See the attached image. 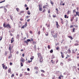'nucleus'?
I'll list each match as a JSON object with an SVG mask.
<instances>
[{
    "label": "nucleus",
    "mask_w": 79,
    "mask_h": 79,
    "mask_svg": "<svg viewBox=\"0 0 79 79\" xmlns=\"http://www.w3.org/2000/svg\"><path fill=\"white\" fill-rule=\"evenodd\" d=\"M20 66H23V64L22 62H20Z\"/></svg>",
    "instance_id": "25"
},
{
    "label": "nucleus",
    "mask_w": 79,
    "mask_h": 79,
    "mask_svg": "<svg viewBox=\"0 0 79 79\" xmlns=\"http://www.w3.org/2000/svg\"><path fill=\"white\" fill-rule=\"evenodd\" d=\"M60 53L61 54V57L64 58V53H63L62 52H61Z\"/></svg>",
    "instance_id": "9"
},
{
    "label": "nucleus",
    "mask_w": 79,
    "mask_h": 79,
    "mask_svg": "<svg viewBox=\"0 0 79 79\" xmlns=\"http://www.w3.org/2000/svg\"><path fill=\"white\" fill-rule=\"evenodd\" d=\"M34 48L35 49H36V45L35 44V45L34 47Z\"/></svg>",
    "instance_id": "46"
},
{
    "label": "nucleus",
    "mask_w": 79,
    "mask_h": 79,
    "mask_svg": "<svg viewBox=\"0 0 79 79\" xmlns=\"http://www.w3.org/2000/svg\"><path fill=\"white\" fill-rule=\"evenodd\" d=\"M70 12H71V11H70L69 10H68L67 12V14H69L70 13Z\"/></svg>",
    "instance_id": "29"
},
{
    "label": "nucleus",
    "mask_w": 79,
    "mask_h": 79,
    "mask_svg": "<svg viewBox=\"0 0 79 79\" xmlns=\"http://www.w3.org/2000/svg\"><path fill=\"white\" fill-rule=\"evenodd\" d=\"M30 17V16H27L26 18L28 19Z\"/></svg>",
    "instance_id": "51"
},
{
    "label": "nucleus",
    "mask_w": 79,
    "mask_h": 79,
    "mask_svg": "<svg viewBox=\"0 0 79 79\" xmlns=\"http://www.w3.org/2000/svg\"><path fill=\"white\" fill-rule=\"evenodd\" d=\"M12 58V54L10 52L9 55L8 56V59H11Z\"/></svg>",
    "instance_id": "7"
},
{
    "label": "nucleus",
    "mask_w": 79,
    "mask_h": 79,
    "mask_svg": "<svg viewBox=\"0 0 79 79\" xmlns=\"http://www.w3.org/2000/svg\"><path fill=\"white\" fill-rule=\"evenodd\" d=\"M14 76H15V75H14V73H13V74H12V75L11 76V77H14Z\"/></svg>",
    "instance_id": "50"
},
{
    "label": "nucleus",
    "mask_w": 79,
    "mask_h": 79,
    "mask_svg": "<svg viewBox=\"0 0 79 79\" xmlns=\"http://www.w3.org/2000/svg\"><path fill=\"white\" fill-rule=\"evenodd\" d=\"M75 27L76 28V30L77 29V28H78V26H77V25L76 26H75Z\"/></svg>",
    "instance_id": "59"
},
{
    "label": "nucleus",
    "mask_w": 79,
    "mask_h": 79,
    "mask_svg": "<svg viewBox=\"0 0 79 79\" xmlns=\"http://www.w3.org/2000/svg\"><path fill=\"white\" fill-rule=\"evenodd\" d=\"M53 61V60H51V62H52V64H55V60L54 61Z\"/></svg>",
    "instance_id": "47"
},
{
    "label": "nucleus",
    "mask_w": 79,
    "mask_h": 79,
    "mask_svg": "<svg viewBox=\"0 0 79 79\" xmlns=\"http://www.w3.org/2000/svg\"><path fill=\"white\" fill-rule=\"evenodd\" d=\"M53 18H56V15H53Z\"/></svg>",
    "instance_id": "55"
},
{
    "label": "nucleus",
    "mask_w": 79,
    "mask_h": 79,
    "mask_svg": "<svg viewBox=\"0 0 79 79\" xmlns=\"http://www.w3.org/2000/svg\"><path fill=\"white\" fill-rule=\"evenodd\" d=\"M41 75L42 76H44V73H42L41 74Z\"/></svg>",
    "instance_id": "61"
},
{
    "label": "nucleus",
    "mask_w": 79,
    "mask_h": 79,
    "mask_svg": "<svg viewBox=\"0 0 79 79\" xmlns=\"http://www.w3.org/2000/svg\"><path fill=\"white\" fill-rule=\"evenodd\" d=\"M34 58V56H31V57L30 58V60H33Z\"/></svg>",
    "instance_id": "17"
},
{
    "label": "nucleus",
    "mask_w": 79,
    "mask_h": 79,
    "mask_svg": "<svg viewBox=\"0 0 79 79\" xmlns=\"http://www.w3.org/2000/svg\"><path fill=\"white\" fill-rule=\"evenodd\" d=\"M62 77V79H63V78H64V76L62 75H61V74L60 75V76L58 77V79H61Z\"/></svg>",
    "instance_id": "10"
},
{
    "label": "nucleus",
    "mask_w": 79,
    "mask_h": 79,
    "mask_svg": "<svg viewBox=\"0 0 79 79\" xmlns=\"http://www.w3.org/2000/svg\"><path fill=\"white\" fill-rule=\"evenodd\" d=\"M39 10L41 11H42V6L40 5H39Z\"/></svg>",
    "instance_id": "5"
},
{
    "label": "nucleus",
    "mask_w": 79,
    "mask_h": 79,
    "mask_svg": "<svg viewBox=\"0 0 79 79\" xmlns=\"http://www.w3.org/2000/svg\"><path fill=\"white\" fill-rule=\"evenodd\" d=\"M63 3V1H61L60 2V5H62V4Z\"/></svg>",
    "instance_id": "49"
},
{
    "label": "nucleus",
    "mask_w": 79,
    "mask_h": 79,
    "mask_svg": "<svg viewBox=\"0 0 79 79\" xmlns=\"http://www.w3.org/2000/svg\"><path fill=\"white\" fill-rule=\"evenodd\" d=\"M75 28H73V32H75Z\"/></svg>",
    "instance_id": "44"
},
{
    "label": "nucleus",
    "mask_w": 79,
    "mask_h": 79,
    "mask_svg": "<svg viewBox=\"0 0 79 79\" xmlns=\"http://www.w3.org/2000/svg\"><path fill=\"white\" fill-rule=\"evenodd\" d=\"M5 0H4V1H1V2H0V3L3 2H5Z\"/></svg>",
    "instance_id": "53"
},
{
    "label": "nucleus",
    "mask_w": 79,
    "mask_h": 79,
    "mask_svg": "<svg viewBox=\"0 0 79 79\" xmlns=\"http://www.w3.org/2000/svg\"><path fill=\"white\" fill-rule=\"evenodd\" d=\"M4 12L6 13L7 11V9H6V8H4Z\"/></svg>",
    "instance_id": "15"
},
{
    "label": "nucleus",
    "mask_w": 79,
    "mask_h": 79,
    "mask_svg": "<svg viewBox=\"0 0 79 79\" xmlns=\"http://www.w3.org/2000/svg\"><path fill=\"white\" fill-rule=\"evenodd\" d=\"M13 48V46H11V44H10L8 49L11 54L12 53H13L14 52V50Z\"/></svg>",
    "instance_id": "2"
},
{
    "label": "nucleus",
    "mask_w": 79,
    "mask_h": 79,
    "mask_svg": "<svg viewBox=\"0 0 79 79\" xmlns=\"http://www.w3.org/2000/svg\"><path fill=\"white\" fill-rule=\"evenodd\" d=\"M38 67H37L36 66H35V68H34V69H38Z\"/></svg>",
    "instance_id": "27"
},
{
    "label": "nucleus",
    "mask_w": 79,
    "mask_h": 79,
    "mask_svg": "<svg viewBox=\"0 0 79 79\" xmlns=\"http://www.w3.org/2000/svg\"><path fill=\"white\" fill-rule=\"evenodd\" d=\"M56 10L57 11V12H58L59 11V10H58V9H57V8L56 9Z\"/></svg>",
    "instance_id": "57"
},
{
    "label": "nucleus",
    "mask_w": 79,
    "mask_h": 79,
    "mask_svg": "<svg viewBox=\"0 0 79 79\" xmlns=\"http://www.w3.org/2000/svg\"><path fill=\"white\" fill-rule=\"evenodd\" d=\"M67 17V15H64L65 18H66Z\"/></svg>",
    "instance_id": "64"
},
{
    "label": "nucleus",
    "mask_w": 79,
    "mask_h": 79,
    "mask_svg": "<svg viewBox=\"0 0 79 79\" xmlns=\"http://www.w3.org/2000/svg\"><path fill=\"white\" fill-rule=\"evenodd\" d=\"M76 9H75L74 10H73V12L74 13V12H76Z\"/></svg>",
    "instance_id": "60"
},
{
    "label": "nucleus",
    "mask_w": 79,
    "mask_h": 79,
    "mask_svg": "<svg viewBox=\"0 0 79 79\" xmlns=\"http://www.w3.org/2000/svg\"><path fill=\"white\" fill-rule=\"evenodd\" d=\"M72 59H71V58H69V59H68V61H72Z\"/></svg>",
    "instance_id": "40"
},
{
    "label": "nucleus",
    "mask_w": 79,
    "mask_h": 79,
    "mask_svg": "<svg viewBox=\"0 0 79 79\" xmlns=\"http://www.w3.org/2000/svg\"><path fill=\"white\" fill-rule=\"evenodd\" d=\"M37 55H38V57L40 58V62H42L43 61V57L40 53H38Z\"/></svg>",
    "instance_id": "1"
},
{
    "label": "nucleus",
    "mask_w": 79,
    "mask_h": 79,
    "mask_svg": "<svg viewBox=\"0 0 79 79\" xmlns=\"http://www.w3.org/2000/svg\"><path fill=\"white\" fill-rule=\"evenodd\" d=\"M24 11H20V13L22 14V13H24Z\"/></svg>",
    "instance_id": "58"
},
{
    "label": "nucleus",
    "mask_w": 79,
    "mask_h": 79,
    "mask_svg": "<svg viewBox=\"0 0 79 79\" xmlns=\"http://www.w3.org/2000/svg\"><path fill=\"white\" fill-rule=\"evenodd\" d=\"M60 27L58 23L57 24V28H58V29H59V27Z\"/></svg>",
    "instance_id": "42"
},
{
    "label": "nucleus",
    "mask_w": 79,
    "mask_h": 79,
    "mask_svg": "<svg viewBox=\"0 0 79 79\" xmlns=\"http://www.w3.org/2000/svg\"><path fill=\"white\" fill-rule=\"evenodd\" d=\"M20 62H23L24 63L25 62V60L23 57H21L20 60Z\"/></svg>",
    "instance_id": "4"
},
{
    "label": "nucleus",
    "mask_w": 79,
    "mask_h": 79,
    "mask_svg": "<svg viewBox=\"0 0 79 79\" xmlns=\"http://www.w3.org/2000/svg\"><path fill=\"white\" fill-rule=\"evenodd\" d=\"M79 44H78V43H75V44H74V45H75V46H77Z\"/></svg>",
    "instance_id": "48"
},
{
    "label": "nucleus",
    "mask_w": 79,
    "mask_h": 79,
    "mask_svg": "<svg viewBox=\"0 0 79 79\" xmlns=\"http://www.w3.org/2000/svg\"><path fill=\"white\" fill-rule=\"evenodd\" d=\"M10 66H11L12 64V62H10Z\"/></svg>",
    "instance_id": "63"
},
{
    "label": "nucleus",
    "mask_w": 79,
    "mask_h": 79,
    "mask_svg": "<svg viewBox=\"0 0 79 79\" xmlns=\"http://www.w3.org/2000/svg\"><path fill=\"white\" fill-rule=\"evenodd\" d=\"M56 50H57V51H59L60 49V48L59 47H58L57 48L56 47Z\"/></svg>",
    "instance_id": "16"
},
{
    "label": "nucleus",
    "mask_w": 79,
    "mask_h": 79,
    "mask_svg": "<svg viewBox=\"0 0 79 79\" xmlns=\"http://www.w3.org/2000/svg\"><path fill=\"white\" fill-rule=\"evenodd\" d=\"M53 49H51L50 51V53H53Z\"/></svg>",
    "instance_id": "34"
},
{
    "label": "nucleus",
    "mask_w": 79,
    "mask_h": 79,
    "mask_svg": "<svg viewBox=\"0 0 79 79\" xmlns=\"http://www.w3.org/2000/svg\"><path fill=\"white\" fill-rule=\"evenodd\" d=\"M32 61V60H28V63H30V62H31Z\"/></svg>",
    "instance_id": "33"
},
{
    "label": "nucleus",
    "mask_w": 79,
    "mask_h": 79,
    "mask_svg": "<svg viewBox=\"0 0 79 79\" xmlns=\"http://www.w3.org/2000/svg\"><path fill=\"white\" fill-rule=\"evenodd\" d=\"M27 14L28 15H31V12L29 10L28 12H27Z\"/></svg>",
    "instance_id": "19"
},
{
    "label": "nucleus",
    "mask_w": 79,
    "mask_h": 79,
    "mask_svg": "<svg viewBox=\"0 0 79 79\" xmlns=\"http://www.w3.org/2000/svg\"><path fill=\"white\" fill-rule=\"evenodd\" d=\"M3 26L5 28L7 27V28H11V27L9 24H7V25H6V24L5 23H4L3 24Z\"/></svg>",
    "instance_id": "3"
},
{
    "label": "nucleus",
    "mask_w": 79,
    "mask_h": 79,
    "mask_svg": "<svg viewBox=\"0 0 79 79\" xmlns=\"http://www.w3.org/2000/svg\"><path fill=\"white\" fill-rule=\"evenodd\" d=\"M41 72H42V73H45V71L44 70H43V69H41Z\"/></svg>",
    "instance_id": "32"
},
{
    "label": "nucleus",
    "mask_w": 79,
    "mask_h": 79,
    "mask_svg": "<svg viewBox=\"0 0 79 79\" xmlns=\"http://www.w3.org/2000/svg\"><path fill=\"white\" fill-rule=\"evenodd\" d=\"M68 53H70L71 52V51L70 49H69L68 50Z\"/></svg>",
    "instance_id": "18"
},
{
    "label": "nucleus",
    "mask_w": 79,
    "mask_h": 79,
    "mask_svg": "<svg viewBox=\"0 0 79 79\" xmlns=\"http://www.w3.org/2000/svg\"><path fill=\"white\" fill-rule=\"evenodd\" d=\"M24 43H26L27 45H28V44H29V43H28V42H27V41L24 40Z\"/></svg>",
    "instance_id": "13"
},
{
    "label": "nucleus",
    "mask_w": 79,
    "mask_h": 79,
    "mask_svg": "<svg viewBox=\"0 0 79 79\" xmlns=\"http://www.w3.org/2000/svg\"><path fill=\"white\" fill-rule=\"evenodd\" d=\"M77 15H78L79 16V12L77 11L76 12Z\"/></svg>",
    "instance_id": "23"
},
{
    "label": "nucleus",
    "mask_w": 79,
    "mask_h": 79,
    "mask_svg": "<svg viewBox=\"0 0 79 79\" xmlns=\"http://www.w3.org/2000/svg\"><path fill=\"white\" fill-rule=\"evenodd\" d=\"M40 33H41L40 31H38V35H40Z\"/></svg>",
    "instance_id": "52"
},
{
    "label": "nucleus",
    "mask_w": 79,
    "mask_h": 79,
    "mask_svg": "<svg viewBox=\"0 0 79 79\" xmlns=\"http://www.w3.org/2000/svg\"><path fill=\"white\" fill-rule=\"evenodd\" d=\"M2 65L3 68V69H7V66H6L5 67V65H4V63H3V64H2Z\"/></svg>",
    "instance_id": "6"
},
{
    "label": "nucleus",
    "mask_w": 79,
    "mask_h": 79,
    "mask_svg": "<svg viewBox=\"0 0 79 79\" xmlns=\"http://www.w3.org/2000/svg\"><path fill=\"white\" fill-rule=\"evenodd\" d=\"M48 48L49 49H50L51 48V47L50 46V45H48Z\"/></svg>",
    "instance_id": "41"
},
{
    "label": "nucleus",
    "mask_w": 79,
    "mask_h": 79,
    "mask_svg": "<svg viewBox=\"0 0 79 79\" xmlns=\"http://www.w3.org/2000/svg\"><path fill=\"white\" fill-rule=\"evenodd\" d=\"M34 40H33V44H37V42H35L34 41Z\"/></svg>",
    "instance_id": "31"
},
{
    "label": "nucleus",
    "mask_w": 79,
    "mask_h": 79,
    "mask_svg": "<svg viewBox=\"0 0 79 79\" xmlns=\"http://www.w3.org/2000/svg\"><path fill=\"white\" fill-rule=\"evenodd\" d=\"M27 22H26L25 23V24L24 25V27H27Z\"/></svg>",
    "instance_id": "22"
},
{
    "label": "nucleus",
    "mask_w": 79,
    "mask_h": 79,
    "mask_svg": "<svg viewBox=\"0 0 79 79\" xmlns=\"http://www.w3.org/2000/svg\"><path fill=\"white\" fill-rule=\"evenodd\" d=\"M24 75H29L30 74L29 73H27V72H24Z\"/></svg>",
    "instance_id": "11"
},
{
    "label": "nucleus",
    "mask_w": 79,
    "mask_h": 79,
    "mask_svg": "<svg viewBox=\"0 0 79 79\" xmlns=\"http://www.w3.org/2000/svg\"><path fill=\"white\" fill-rule=\"evenodd\" d=\"M0 40L1 41L3 38V37L2 36H0Z\"/></svg>",
    "instance_id": "38"
},
{
    "label": "nucleus",
    "mask_w": 79,
    "mask_h": 79,
    "mask_svg": "<svg viewBox=\"0 0 79 79\" xmlns=\"http://www.w3.org/2000/svg\"><path fill=\"white\" fill-rule=\"evenodd\" d=\"M16 10H17V11L18 12H19V8H16Z\"/></svg>",
    "instance_id": "35"
},
{
    "label": "nucleus",
    "mask_w": 79,
    "mask_h": 79,
    "mask_svg": "<svg viewBox=\"0 0 79 79\" xmlns=\"http://www.w3.org/2000/svg\"><path fill=\"white\" fill-rule=\"evenodd\" d=\"M55 32V31L54 30H53V31H52L51 33L52 34V35H53V34H54V33Z\"/></svg>",
    "instance_id": "30"
},
{
    "label": "nucleus",
    "mask_w": 79,
    "mask_h": 79,
    "mask_svg": "<svg viewBox=\"0 0 79 79\" xmlns=\"http://www.w3.org/2000/svg\"><path fill=\"white\" fill-rule=\"evenodd\" d=\"M50 3L52 5V6H53L54 2H53L51 0H50Z\"/></svg>",
    "instance_id": "24"
},
{
    "label": "nucleus",
    "mask_w": 79,
    "mask_h": 79,
    "mask_svg": "<svg viewBox=\"0 0 79 79\" xmlns=\"http://www.w3.org/2000/svg\"><path fill=\"white\" fill-rule=\"evenodd\" d=\"M58 23L57 22V21H56V26L57 27V26L58 25Z\"/></svg>",
    "instance_id": "45"
},
{
    "label": "nucleus",
    "mask_w": 79,
    "mask_h": 79,
    "mask_svg": "<svg viewBox=\"0 0 79 79\" xmlns=\"http://www.w3.org/2000/svg\"><path fill=\"white\" fill-rule=\"evenodd\" d=\"M61 23L62 24H64V23L63 21V19H62V21H61Z\"/></svg>",
    "instance_id": "39"
},
{
    "label": "nucleus",
    "mask_w": 79,
    "mask_h": 79,
    "mask_svg": "<svg viewBox=\"0 0 79 79\" xmlns=\"http://www.w3.org/2000/svg\"><path fill=\"white\" fill-rule=\"evenodd\" d=\"M77 51V49H75V50L74 49H73L72 50V53H75Z\"/></svg>",
    "instance_id": "8"
},
{
    "label": "nucleus",
    "mask_w": 79,
    "mask_h": 79,
    "mask_svg": "<svg viewBox=\"0 0 79 79\" xmlns=\"http://www.w3.org/2000/svg\"><path fill=\"white\" fill-rule=\"evenodd\" d=\"M68 37L69 38H70V39H71V40H72V39H73L72 36H70V35L68 36Z\"/></svg>",
    "instance_id": "14"
},
{
    "label": "nucleus",
    "mask_w": 79,
    "mask_h": 79,
    "mask_svg": "<svg viewBox=\"0 0 79 79\" xmlns=\"http://www.w3.org/2000/svg\"><path fill=\"white\" fill-rule=\"evenodd\" d=\"M29 32H30V33L31 34H32V31H31V30H30V31H29Z\"/></svg>",
    "instance_id": "56"
},
{
    "label": "nucleus",
    "mask_w": 79,
    "mask_h": 79,
    "mask_svg": "<svg viewBox=\"0 0 79 79\" xmlns=\"http://www.w3.org/2000/svg\"><path fill=\"white\" fill-rule=\"evenodd\" d=\"M11 69L9 68L8 70V72L9 73H11Z\"/></svg>",
    "instance_id": "20"
},
{
    "label": "nucleus",
    "mask_w": 79,
    "mask_h": 79,
    "mask_svg": "<svg viewBox=\"0 0 79 79\" xmlns=\"http://www.w3.org/2000/svg\"><path fill=\"white\" fill-rule=\"evenodd\" d=\"M27 42H31V39H28L27 40Z\"/></svg>",
    "instance_id": "43"
},
{
    "label": "nucleus",
    "mask_w": 79,
    "mask_h": 79,
    "mask_svg": "<svg viewBox=\"0 0 79 79\" xmlns=\"http://www.w3.org/2000/svg\"><path fill=\"white\" fill-rule=\"evenodd\" d=\"M52 79H56V78L55 77V75L53 76V77H52Z\"/></svg>",
    "instance_id": "28"
},
{
    "label": "nucleus",
    "mask_w": 79,
    "mask_h": 79,
    "mask_svg": "<svg viewBox=\"0 0 79 79\" xmlns=\"http://www.w3.org/2000/svg\"><path fill=\"white\" fill-rule=\"evenodd\" d=\"M45 35H47V36L48 35H49L48 33V32H46L45 33Z\"/></svg>",
    "instance_id": "37"
},
{
    "label": "nucleus",
    "mask_w": 79,
    "mask_h": 79,
    "mask_svg": "<svg viewBox=\"0 0 79 79\" xmlns=\"http://www.w3.org/2000/svg\"><path fill=\"white\" fill-rule=\"evenodd\" d=\"M33 41H34V39H33V38H31V40L30 42H33Z\"/></svg>",
    "instance_id": "36"
},
{
    "label": "nucleus",
    "mask_w": 79,
    "mask_h": 79,
    "mask_svg": "<svg viewBox=\"0 0 79 79\" xmlns=\"http://www.w3.org/2000/svg\"><path fill=\"white\" fill-rule=\"evenodd\" d=\"M46 6H48L47 5H46L45 6H43V8L44 9L45 8H47V7H46Z\"/></svg>",
    "instance_id": "26"
},
{
    "label": "nucleus",
    "mask_w": 79,
    "mask_h": 79,
    "mask_svg": "<svg viewBox=\"0 0 79 79\" xmlns=\"http://www.w3.org/2000/svg\"><path fill=\"white\" fill-rule=\"evenodd\" d=\"M20 20L21 21H23V19H22V18H21L20 19Z\"/></svg>",
    "instance_id": "54"
},
{
    "label": "nucleus",
    "mask_w": 79,
    "mask_h": 79,
    "mask_svg": "<svg viewBox=\"0 0 79 79\" xmlns=\"http://www.w3.org/2000/svg\"><path fill=\"white\" fill-rule=\"evenodd\" d=\"M64 63H63L62 62H61L60 63V65H63Z\"/></svg>",
    "instance_id": "62"
},
{
    "label": "nucleus",
    "mask_w": 79,
    "mask_h": 79,
    "mask_svg": "<svg viewBox=\"0 0 79 79\" xmlns=\"http://www.w3.org/2000/svg\"><path fill=\"white\" fill-rule=\"evenodd\" d=\"M14 38L13 37L12 38V39L11 40V43H12L14 41Z\"/></svg>",
    "instance_id": "12"
},
{
    "label": "nucleus",
    "mask_w": 79,
    "mask_h": 79,
    "mask_svg": "<svg viewBox=\"0 0 79 79\" xmlns=\"http://www.w3.org/2000/svg\"><path fill=\"white\" fill-rule=\"evenodd\" d=\"M74 16H73V17H72V18L71 19H70L71 21H73L74 20Z\"/></svg>",
    "instance_id": "21"
}]
</instances>
